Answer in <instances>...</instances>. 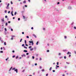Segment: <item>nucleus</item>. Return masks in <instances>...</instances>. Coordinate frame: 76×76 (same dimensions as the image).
<instances>
[{
	"label": "nucleus",
	"mask_w": 76,
	"mask_h": 76,
	"mask_svg": "<svg viewBox=\"0 0 76 76\" xmlns=\"http://www.w3.org/2000/svg\"><path fill=\"white\" fill-rule=\"evenodd\" d=\"M26 1H23V3H26Z\"/></svg>",
	"instance_id": "0eeeda50"
},
{
	"label": "nucleus",
	"mask_w": 76,
	"mask_h": 76,
	"mask_svg": "<svg viewBox=\"0 0 76 76\" xmlns=\"http://www.w3.org/2000/svg\"><path fill=\"white\" fill-rule=\"evenodd\" d=\"M22 39H20V42H22Z\"/></svg>",
	"instance_id": "4468645a"
},
{
	"label": "nucleus",
	"mask_w": 76,
	"mask_h": 76,
	"mask_svg": "<svg viewBox=\"0 0 76 76\" xmlns=\"http://www.w3.org/2000/svg\"><path fill=\"white\" fill-rule=\"evenodd\" d=\"M22 34H24V32H22Z\"/></svg>",
	"instance_id": "69168bd1"
},
{
	"label": "nucleus",
	"mask_w": 76,
	"mask_h": 76,
	"mask_svg": "<svg viewBox=\"0 0 76 76\" xmlns=\"http://www.w3.org/2000/svg\"><path fill=\"white\" fill-rule=\"evenodd\" d=\"M39 68H40V69H41V68H42V67H41V66H40L39 67Z\"/></svg>",
	"instance_id": "5fc2aeb1"
},
{
	"label": "nucleus",
	"mask_w": 76,
	"mask_h": 76,
	"mask_svg": "<svg viewBox=\"0 0 76 76\" xmlns=\"http://www.w3.org/2000/svg\"><path fill=\"white\" fill-rule=\"evenodd\" d=\"M42 72H44V69H42Z\"/></svg>",
	"instance_id": "a19ab883"
},
{
	"label": "nucleus",
	"mask_w": 76,
	"mask_h": 76,
	"mask_svg": "<svg viewBox=\"0 0 76 76\" xmlns=\"http://www.w3.org/2000/svg\"><path fill=\"white\" fill-rule=\"evenodd\" d=\"M48 74H47L46 75V76H48Z\"/></svg>",
	"instance_id": "bf43d9fd"
},
{
	"label": "nucleus",
	"mask_w": 76,
	"mask_h": 76,
	"mask_svg": "<svg viewBox=\"0 0 76 76\" xmlns=\"http://www.w3.org/2000/svg\"><path fill=\"white\" fill-rule=\"evenodd\" d=\"M23 52H25V53H27V52H28V51L26 50H23Z\"/></svg>",
	"instance_id": "20e7f679"
},
{
	"label": "nucleus",
	"mask_w": 76,
	"mask_h": 76,
	"mask_svg": "<svg viewBox=\"0 0 76 76\" xmlns=\"http://www.w3.org/2000/svg\"><path fill=\"white\" fill-rule=\"evenodd\" d=\"M69 54V52H68L67 53V54L68 55Z\"/></svg>",
	"instance_id": "09e8293b"
},
{
	"label": "nucleus",
	"mask_w": 76,
	"mask_h": 76,
	"mask_svg": "<svg viewBox=\"0 0 76 76\" xmlns=\"http://www.w3.org/2000/svg\"><path fill=\"white\" fill-rule=\"evenodd\" d=\"M35 66H37V63L35 64Z\"/></svg>",
	"instance_id": "6e6d98bb"
},
{
	"label": "nucleus",
	"mask_w": 76,
	"mask_h": 76,
	"mask_svg": "<svg viewBox=\"0 0 76 76\" xmlns=\"http://www.w3.org/2000/svg\"><path fill=\"white\" fill-rule=\"evenodd\" d=\"M39 60L40 61L42 60V58H40Z\"/></svg>",
	"instance_id": "b1692460"
},
{
	"label": "nucleus",
	"mask_w": 76,
	"mask_h": 76,
	"mask_svg": "<svg viewBox=\"0 0 76 76\" xmlns=\"http://www.w3.org/2000/svg\"><path fill=\"white\" fill-rule=\"evenodd\" d=\"M9 4H8L7 5V7H9Z\"/></svg>",
	"instance_id": "c756f323"
},
{
	"label": "nucleus",
	"mask_w": 76,
	"mask_h": 76,
	"mask_svg": "<svg viewBox=\"0 0 76 76\" xmlns=\"http://www.w3.org/2000/svg\"><path fill=\"white\" fill-rule=\"evenodd\" d=\"M22 47H24L25 46V45L24 44H23L22 45Z\"/></svg>",
	"instance_id": "a878e982"
},
{
	"label": "nucleus",
	"mask_w": 76,
	"mask_h": 76,
	"mask_svg": "<svg viewBox=\"0 0 76 76\" xmlns=\"http://www.w3.org/2000/svg\"><path fill=\"white\" fill-rule=\"evenodd\" d=\"M64 38H65V39H66L67 38V37L66 36H64Z\"/></svg>",
	"instance_id": "6ab92c4d"
},
{
	"label": "nucleus",
	"mask_w": 76,
	"mask_h": 76,
	"mask_svg": "<svg viewBox=\"0 0 76 76\" xmlns=\"http://www.w3.org/2000/svg\"><path fill=\"white\" fill-rule=\"evenodd\" d=\"M64 58L65 59H66V56H64Z\"/></svg>",
	"instance_id": "bb28decb"
},
{
	"label": "nucleus",
	"mask_w": 76,
	"mask_h": 76,
	"mask_svg": "<svg viewBox=\"0 0 76 76\" xmlns=\"http://www.w3.org/2000/svg\"><path fill=\"white\" fill-rule=\"evenodd\" d=\"M49 51H50V50H47V52H49Z\"/></svg>",
	"instance_id": "37998d69"
},
{
	"label": "nucleus",
	"mask_w": 76,
	"mask_h": 76,
	"mask_svg": "<svg viewBox=\"0 0 76 76\" xmlns=\"http://www.w3.org/2000/svg\"><path fill=\"white\" fill-rule=\"evenodd\" d=\"M20 18H18V20H20Z\"/></svg>",
	"instance_id": "8fccbe9b"
},
{
	"label": "nucleus",
	"mask_w": 76,
	"mask_h": 76,
	"mask_svg": "<svg viewBox=\"0 0 76 76\" xmlns=\"http://www.w3.org/2000/svg\"><path fill=\"white\" fill-rule=\"evenodd\" d=\"M5 18H7V15H6L5 16Z\"/></svg>",
	"instance_id": "c85d7f7f"
},
{
	"label": "nucleus",
	"mask_w": 76,
	"mask_h": 76,
	"mask_svg": "<svg viewBox=\"0 0 76 76\" xmlns=\"http://www.w3.org/2000/svg\"><path fill=\"white\" fill-rule=\"evenodd\" d=\"M6 8L7 9H9V7H6Z\"/></svg>",
	"instance_id": "f8f14e48"
},
{
	"label": "nucleus",
	"mask_w": 76,
	"mask_h": 76,
	"mask_svg": "<svg viewBox=\"0 0 76 76\" xmlns=\"http://www.w3.org/2000/svg\"><path fill=\"white\" fill-rule=\"evenodd\" d=\"M31 29H34V28H33V27H31Z\"/></svg>",
	"instance_id": "c03bdc74"
},
{
	"label": "nucleus",
	"mask_w": 76,
	"mask_h": 76,
	"mask_svg": "<svg viewBox=\"0 0 76 76\" xmlns=\"http://www.w3.org/2000/svg\"><path fill=\"white\" fill-rule=\"evenodd\" d=\"M32 44L31 45H34V42H31Z\"/></svg>",
	"instance_id": "9b49d317"
},
{
	"label": "nucleus",
	"mask_w": 76,
	"mask_h": 76,
	"mask_svg": "<svg viewBox=\"0 0 76 76\" xmlns=\"http://www.w3.org/2000/svg\"><path fill=\"white\" fill-rule=\"evenodd\" d=\"M5 31H7V30L6 29V28H5Z\"/></svg>",
	"instance_id": "79ce46f5"
},
{
	"label": "nucleus",
	"mask_w": 76,
	"mask_h": 76,
	"mask_svg": "<svg viewBox=\"0 0 76 76\" xmlns=\"http://www.w3.org/2000/svg\"><path fill=\"white\" fill-rule=\"evenodd\" d=\"M12 53H14L15 52V51L14 50H12Z\"/></svg>",
	"instance_id": "0e129e2a"
},
{
	"label": "nucleus",
	"mask_w": 76,
	"mask_h": 76,
	"mask_svg": "<svg viewBox=\"0 0 76 76\" xmlns=\"http://www.w3.org/2000/svg\"><path fill=\"white\" fill-rule=\"evenodd\" d=\"M73 24H74V22H73L71 24V25H73Z\"/></svg>",
	"instance_id": "393cba45"
},
{
	"label": "nucleus",
	"mask_w": 76,
	"mask_h": 76,
	"mask_svg": "<svg viewBox=\"0 0 76 76\" xmlns=\"http://www.w3.org/2000/svg\"><path fill=\"white\" fill-rule=\"evenodd\" d=\"M56 67H59V66L56 65Z\"/></svg>",
	"instance_id": "f704fd0d"
},
{
	"label": "nucleus",
	"mask_w": 76,
	"mask_h": 76,
	"mask_svg": "<svg viewBox=\"0 0 76 76\" xmlns=\"http://www.w3.org/2000/svg\"><path fill=\"white\" fill-rule=\"evenodd\" d=\"M11 39V40H13V37H12Z\"/></svg>",
	"instance_id": "72a5a7b5"
},
{
	"label": "nucleus",
	"mask_w": 76,
	"mask_h": 76,
	"mask_svg": "<svg viewBox=\"0 0 76 76\" xmlns=\"http://www.w3.org/2000/svg\"><path fill=\"white\" fill-rule=\"evenodd\" d=\"M27 5H25V7H27Z\"/></svg>",
	"instance_id": "3c124183"
},
{
	"label": "nucleus",
	"mask_w": 76,
	"mask_h": 76,
	"mask_svg": "<svg viewBox=\"0 0 76 76\" xmlns=\"http://www.w3.org/2000/svg\"><path fill=\"white\" fill-rule=\"evenodd\" d=\"M38 42H37L36 43V45H38Z\"/></svg>",
	"instance_id": "2f4dec72"
},
{
	"label": "nucleus",
	"mask_w": 76,
	"mask_h": 76,
	"mask_svg": "<svg viewBox=\"0 0 76 76\" xmlns=\"http://www.w3.org/2000/svg\"><path fill=\"white\" fill-rule=\"evenodd\" d=\"M8 13H10V11H9L8 12Z\"/></svg>",
	"instance_id": "4c0bfd02"
},
{
	"label": "nucleus",
	"mask_w": 76,
	"mask_h": 76,
	"mask_svg": "<svg viewBox=\"0 0 76 76\" xmlns=\"http://www.w3.org/2000/svg\"><path fill=\"white\" fill-rule=\"evenodd\" d=\"M23 19H26V18H25V16H23Z\"/></svg>",
	"instance_id": "423d86ee"
},
{
	"label": "nucleus",
	"mask_w": 76,
	"mask_h": 76,
	"mask_svg": "<svg viewBox=\"0 0 76 76\" xmlns=\"http://www.w3.org/2000/svg\"><path fill=\"white\" fill-rule=\"evenodd\" d=\"M53 72H55V70H53Z\"/></svg>",
	"instance_id": "e2e57ef3"
},
{
	"label": "nucleus",
	"mask_w": 76,
	"mask_h": 76,
	"mask_svg": "<svg viewBox=\"0 0 76 76\" xmlns=\"http://www.w3.org/2000/svg\"><path fill=\"white\" fill-rule=\"evenodd\" d=\"M28 54H29V53H26V55H28Z\"/></svg>",
	"instance_id": "052dcab7"
},
{
	"label": "nucleus",
	"mask_w": 76,
	"mask_h": 76,
	"mask_svg": "<svg viewBox=\"0 0 76 76\" xmlns=\"http://www.w3.org/2000/svg\"><path fill=\"white\" fill-rule=\"evenodd\" d=\"M12 37V38H13L14 37H15V36H13V35H12L11 36Z\"/></svg>",
	"instance_id": "6e6552de"
},
{
	"label": "nucleus",
	"mask_w": 76,
	"mask_h": 76,
	"mask_svg": "<svg viewBox=\"0 0 76 76\" xmlns=\"http://www.w3.org/2000/svg\"><path fill=\"white\" fill-rule=\"evenodd\" d=\"M15 55H14L12 56V58H15Z\"/></svg>",
	"instance_id": "aec40b11"
},
{
	"label": "nucleus",
	"mask_w": 76,
	"mask_h": 76,
	"mask_svg": "<svg viewBox=\"0 0 76 76\" xmlns=\"http://www.w3.org/2000/svg\"><path fill=\"white\" fill-rule=\"evenodd\" d=\"M16 13H17V12H15L14 14V15H16Z\"/></svg>",
	"instance_id": "412c9836"
},
{
	"label": "nucleus",
	"mask_w": 76,
	"mask_h": 76,
	"mask_svg": "<svg viewBox=\"0 0 76 76\" xmlns=\"http://www.w3.org/2000/svg\"><path fill=\"white\" fill-rule=\"evenodd\" d=\"M57 65H58V62L57 63Z\"/></svg>",
	"instance_id": "49530a36"
},
{
	"label": "nucleus",
	"mask_w": 76,
	"mask_h": 76,
	"mask_svg": "<svg viewBox=\"0 0 76 76\" xmlns=\"http://www.w3.org/2000/svg\"><path fill=\"white\" fill-rule=\"evenodd\" d=\"M24 41H25V44H26V40H25Z\"/></svg>",
	"instance_id": "1a4fd4ad"
},
{
	"label": "nucleus",
	"mask_w": 76,
	"mask_h": 76,
	"mask_svg": "<svg viewBox=\"0 0 76 76\" xmlns=\"http://www.w3.org/2000/svg\"><path fill=\"white\" fill-rule=\"evenodd\" d=\"M32 41H29V43H32Z\"/></svg>",
	"instance_id": "ddd939ff"
},
{
	"label": "nucleus",
	"mask_w": 76,
	"mask_h": 76,
	"mask_svg": "<svg viewBox=\"0 0 76 76\" xmlns=\"http://www.w3.org/2000/svg\"><path fill=\"white\" fill-rule=\"evenodd\" d=\"M4 45H6V42H4Z\"/></svg>",
	"instance_id": "f3484780"
},
{
	"label": "nucleus",
	"mask_w": 76,
	"mask_h": 76,
	"mask_svg": "<svg viewBox=\"0 0 76 76\" xmlns=\"http://www.w3.org/2000/svg\"><path fill=\"white\" fill-rule=\"evenodd\" d=\"M1 42H3V40H1Z\"/></svg>",
	"instance_id": "680f3d73"
},
{
	"label": "nucleus",
	"mask_w": 76,
	"mask_h": 76,
	"mask_svg": "<svg viewBox=\"0 0 76 76\" xmlns=\"http://www.w3.org/2000/svg\"><path fill=\"white\" fill-rule=\"evenodd\" d=\"M18 56H17L16 57V59H18Z\"/></svg>",
	"instance_id": "cd10ccee"
},
{
	"label": "nucleus",
	"mask_w": 76,
	"mask_h": 76,
	"mask_svg": "<svg viewBox=\"0 0 76 76\" xmlns=\"http://www.w3.org/2000/svg\"><path fill=\"white\" fill-rule=\"evenodd\" d=\"M12 69V67H11L9 71H10V70H11Z\"/></svg>",
	"instance_id": "2eb2a0df"
},
{
	"label": "nucleus",
	"mask_w": 76,
	"mask_h": 76,
	"mask_svg": "<svg viewBox=\"0 0 76 76\" xmlns=\"http://www.w3.org/2000/svg\"><path fill=\"white\" fill-rule=\"evenodd\" d=\"M0 53H3V51H0Z\"/></svg>",
	"instance_id": "4be33fe9"
},
{
	"label": "nucleus",
	"mask_w": 76,
	"mask_h": 76,
	"mask_svg": "<svg viewBox=\"0 0 76 76\" xmlns=\"http://www.w3.org/2000/svg\"><path fill=\"white\" fill-rule=\"evenodd\" d=\"M34 58H35V57L34 56H32L33 59H34Z\"/></svg>",
	"instance_id": "c9c22d12"
},
{
	"label": "nucleus",
	"mask_w": 76,
	"mask_h": 76,
	"mask_svg": "<svg viewBox=\"0 0 76 76\" xmlns=\"http://www.w3.org/2000/svg\"><path fill=\"white\" fill-rule=\"evenodd\" d=\"M26 38H29V36H26Z\"/></svg>",
	"instance_id": "7c9ffc66"
},
{
	"label": "nucleus",
	"mask_w": 76,
	"mask_h": 76,
	"mask_svg": "<svg viewBox=\"0 0 76 76\" xmlns=\"http://www.w3.org/2000/svg\"><path fill=\"white\" fill-rule=\"evenodd\" d=\"M9 59V58H7L6 59V60L7 61V59Z\"/></svg>",
	"instance_id": "e433bc0d"
},
{
	"label": "nucleus",
	"mask_w": 76,
	"mask_h": 76,
	"mask_svg": "<svg viewBox=\"0 0 76 76\" xmlns=\"http://www.w3.org/2000/svg\"><path fill=\"white\" fill-rule=\"evenodd\" d=\"M26 46H28V45H27V44H26Z\"/></svg>",
	"instance_id": "774afa93"
},
{
	"label": "nucleus",
	"mask_w": 76,
	"mask_h": 76,
	"mask_svg": "<svg viewBox=\"0 0 76 76\" xmlns=\"http://www.w3.org/2000/svg\"><path fill=\"white\" fill-rule=\"evenodd\" d=\"M5 25L6 26H7V25H8L7 23H6Z\"/></svg>",
	"instance_id": "a211bd4d"
},
{
	"label": "nucleus",
	"mask_w": 76,
	"mask_h": 76,
	"mask_svg": "<svg viewBox=\"0 0 76 76\" xmlns=\"http://www.w3.org/2000/svg\"><path fill=\"white\" fill-rule=\"evenodd\" d=\"M66 64H70V63H69L68 62H66Z\"/></svg>",
	"instance_id": "473e14b6"
},
{
	"label": "nucleus",
	"mask_w": 76,
	"mask_h": 76,
	"mask_svg": "<svg viewBox=\"0 0 76 76\" xmlns=\"http://www.w3.org/2000/svg\"><path fill=\"white\" fill-rule=\"evenodd\" d=\"M3 49H4V50H6V49H5V48H4V47L3 48Z\"/></svg>",
	"instance_id": "ea45409f"
},
{
	"label": "nucleus",
	"mask_w": 76,
	"mask_h": 76,
	"mask_svg": "<svg viewBox=\"0 0 76 76\" xmlns=\"http://www.w3.org/2000/svg\"><path fill=\"white\" fill-rule=\"evenodd\" d=\"M25 56H26V55H25V54H23V55H21V56H22V57H25Z\"/></svg>",
	"instance_id": "7ed1b4c3"
},
{
	"label": "nucleus",
	"mask_w": 76,
	"mask_h": 76,
	"mask_svg": "<svg viewBox=\"0 0 76 76\" xmlns=\"http://www.w3.org/2000/svg\"><path fill=\"white\" fill-rule=\"evenodd\" d=\"M71 57V55H69V57Z\"/></svg>",
	"instance_id": "603ef678"
},
{
	"label": "nucleus",
	"mask_w": 76,
	"mask_h": 76,
	"mask_svg": "<svg viewBox=\"0 0 76 76\" xmlns=\"http://www.w3.org/2000/svg\"><path fill=\"white\" fill-rule=\"evenodd\" d=\"M33 36L35 38H37V36H36V35H35V34H33Z\"/></svg>",
	"instance_id": "39448f33"
},
{
	"label": "nucleus",
	"mask_w": 76,
	"mask_h": 76,
	"mask_svg": "<svg viewBox=\"0 0 76 76\" xmlns=\"http://www.w3.org/2000/svg\"><path fill=\"white\" fill-rule=\"evenodd\" d=\"M13 70H15V72H16L17 73H18V69H16V68H14L12 69Z\"/></svg>",
	"instance_id": "f257e3e1"
},
{
	"label": "nucleus",
	"mask_w": 76,
	"mask_h": 76,
	"mask_svg": "<svg viewBox=\"0 0 76 76\" xmlns=\"http://www.w3.org/2000/svg\"><path fill=\"white\" fill-rule=\"evenodd\" d=\"M58 55H59V56L61 55V53H59L58 54Z\"/></svg>",
	"instance_id": "de8ad7c7"
},
{
	"label": "nucleus",
	"mask_w": 76,
	"mask_h": 76,
	"mask_svg": "<svg viewBox=\"0 0 76 76\" xmlns=\"http://www.w3.org/2000/svg\"><path fill=\"white\" fill-rule=\"evenodd\" d=\"M65 76V75H64V74H63V75H62V76Z\"/></svg>",
	"instance_id": "338daca9"
},
{
	"label": "nucleus",
	"mask_w": 76,
	"mask_h": 76,
	"mask_svg": "<svg viewBox=\"0 0 76 76\" xmlns=\"http://www.w3.org/2000/svg\"><path fill=\"white\" fill-rule=\"evenodd\" d=\"M1 21H2V22H4V19H2Z\"/></svg>",
	"instance_id": "dca6fc26"
},
{
	"label": "nucleus",
	"mask_w": 76,
	"mask_h": 76,
	"mask_svg": "<svg viewBox=\"0 0 76 76\" xmlns=\"http://www.w3.org/2000/svg\"><path fill=\"white\" fill-rule=\"evenodd\" d=\"M11 3L12 4H13V2H12V1H11Z\"/></svg>",
	"instance_id": "58836bf2"
},
{
	"label": "nucleus",
	"mask_w": 76,
	"mask_h": 76,
	"mask_svg": "<svg viewBox=\"0 0 76 76\" xmlns=\"http://www.w3.org/2000/svg\"><path fill=\"white\" fill-rule=\"evenodd\" d=\"M24 48H26V49H27V47H26V46H24Z\"/></svg>",
	"instance_id": "5701e85b"
},
{
	"label": "nucleus",
	"mask_w": 76,
	"mask_h": 76,
	"mask_svg": "<svg viewBox=\"0 0 76 76\" xmlns=\"http://www.w3.org/2000/svg\"><path fill=\"white\" fill-rule=\"evenodd\" d=\"M51 69H52V67H51L50 68L49 70L50 71L51 70Z\"/></svg>",
	"instance_id": "9d476101"
},
{
	"label": "nucleus",
	"mask_w": 76,
	"mask_h": 76,
	"mask_svg": "<svg viewBox=\"0 0 76 76\" xmlns=\"http://www.w3.org/2000/svg\"><path fill=\"white\" fill-rule=\"evenodd\" d=\"M74 29H76V27H74Z\"/></svg>",
	"instance_id": "a18cd8bd"
},
{
	"label": "nucleus",
	"mask_w": 76,
	"mask_h": 76,
	"mask_svg": "<svg viewBox=\"0 0 76 76\" xmlns=\"http://www.w3.org/2000/svg\"><path fill=\"white\" fill-rule=\"evenodd\" d=\"M8 23H10V21H9L8 22Z\"/></svg>",
	"instance_id": "4d7b16f0"
},
{
	"label": "nucleus",
	"mask_w": 76,
	"mask_h": 76,
	"mask_svg": "<svg viewBox=\"0 0 76 76\" xmlns=\"http://www.w3.org/2000/svg\"><path fill=\"white\" fill-rule=\"evenodd\" d=\"M28 48H30V51H32L34 50V48H32V46H29L28 47Z\"/></svg>",
	"instance_id": "f03ea898"
},
{
	"label": "nucleus",
	"mask_w": 76,
	"mask_h": 76,
	"mask_svg": "<svg viewBox=\"0 0 76 76\" xmlns=\"http://www.w3.org/2000/svg\"><path fill=\"white\" fill-rule=\"evenodd\" d=\"M5 13H6V12H7V10H5Z\"/></svg>",
	"instance_id": "864d4df0"
},
{
	"label": "nucleus",
	"mask_w": 76,
	"mask_h": 76,
	"mask_svg": "<svg viewBox=\"0 0 76 76\" xmlns=\"http://www.w3.org/2000/svg\"><path fill=\"white\" fill-rule=\"evenodd\" d=\"M60 4V2H58L57 3L58 4Z\"/></svg>",
	"instance_id": "13d9d810"
}]
</instances>
